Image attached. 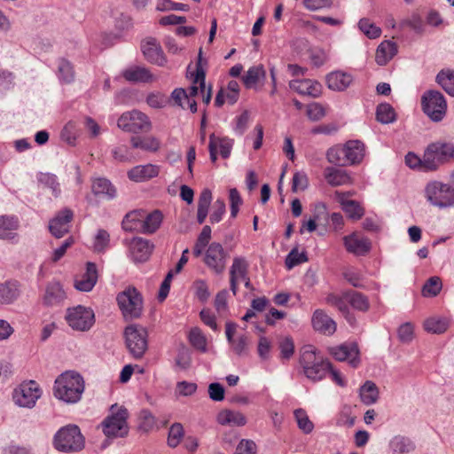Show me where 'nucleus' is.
<instances>
[{
  "label": "nucleus",
  "instance_id": "obj_1",
  "mask_svg": "<svg viewBox=\"0 0 454 454\" xmlns=\"http://www.w3.org/2000/svg\"><path fill=\"white\" fill-rule=\"evenodd\" d=\"M84 389L85 385L82 375L67 371L57 377L52 392L57 399L73 404L81 400Z\"/></svg>",
  "mask_w": 454,
  "mask_h": 454
},
{
  "label": "nucleus",
  "instance_id": "obj_2",
  "mask_svg": "<svg viewBox=\"0 0 454 454\" xmlns=\"http://www.w3.org/2000/svg\"><path fill=\"white\" fill-rule=\"evenodd\" d=\"M300 364L303 369L305 376L314 381L322 380L332 369V364L317 354V349L311 346H304L301 349Z\"/></svg>",
  "mask_w": 454,
  "mask_h": 454
},
{
  "label": "nucleus",
  "instance_id": "obj_3",
  "mask_svg": "<svg viewBox=\"0 0 454 454\" xmlns=\"http://www.w3.org/2000/svg\"><path fill=\"white\" fill-rule=\"evenodd\" d=\"M52 443L58 451L74 453L83 450L85 439L78 426L69 424L56 432Z\"/></svg>",
  "mask_w": 454,
  "mask_h": 454
},
{
  "label": "nucleus",
  "instance_id": "obj_4",
  "mask_svg": "<svg viewBox=\"0 0 454 454\" xmlns=\"http://www.w3.org/2000/svg\"><path fill=\"white\" fill-rule=\"evenodd\" d=\"M129 411L123 406L113 404L110 414L101 423L102 431L107 438L125 437L129 434L127 419Z\"/></svg>",
  "mask_w": 454,
  "mask_h": 454
},
{
  "label": "nucleus",
  "instance_id": "obj_5",
  "mask_svg": "<svg viewBox=\"0 0 454 454\" xmlns=\"http://www.w3.org/2000/svg\"><path fill=\"white\" fill-rule=\"evenodd\" d=\"M450 160H454L453 143H431L424 152L426 171L436 170L440 165Z\"/></svg>",
  "mask_w": 454,
  "mask_h": 454
},
{
  "label": "nucleus",
  "instance_id": "obj_6",
  "mask_svg": "<svg viewBox=\"0 0 454 454\" xmlns=\"http://www.w3.org/2000/svg\"><path fill=\"white\" fill-rule=\"evenodd\" d=\"M116 301L125 320H133L141 317L143 298L135 287L129 286L118 294Z\"/></svg>",
  "mask_w": 454,
  "mask_h": 454
},
{
  "label": "nucleus",
  "instance_id": "obj_7",
  "mask_svg": "<svg viewBox=\"0 0 454 454\" xmlns=\"http://www.w3.org/2000/svg\"><path fill=\"white\" fill-rule=\"evenodd\" d=\"M125 344L135 359H141L148 348V333L145 328L138 325H130L124 329Z\"/></svg>",
  "mask_w": 454,
  "mask_h": 454
},
{
  "label": "nucleus",
  "instance_id": "obj_8",
  "mask_svg": "<svg viewBox=\"0 0 454 454\" xmlns=\"http://www.w3.org/2000/svg\"><path fill=\"white\" fill-rule=\"evenodd\" d=\"M427 200L434 207L446 208L454 207V188L439 181L427 184L425 189Z\"/></svg>",
  "mask_w": 454,
  "mask_h": 454
},
{
  "label": "nucleus",
  "instance_id": "obj_9",
  "mask_svg": "<svg viewBox=\"0 0 454 454\" xmlns=\"http://www.w3.org/2000/svg\"><path fill=\"white\" fill-rule=\"evenodd\" d=\"M421 106L423 112L433 121H440L446 114L447 102L442 92L429 90L425 91L421 97Z\"/></svg>",
  "mask_w": 454,
  "mask_h": 454
},
{
  "label": "nucleus",
  "instance_id": "obj_10",
  "mask_svg": "<svg viewBox=\"0 0 454 454\" xmlns=\"http://www.w3.org/2000/svg\"><path fill=\"white\" fill-rule=\"evenodd\" d=\"M66 320L73 330L86 332L93 326L95 314L90 308L78 305L67 309Z\"/></svg>",
  "mask_w": 454,
  "mask_h": 454
},
{
  "label": "nucleus",
  "instance_id": "obj_11",
  "mask_svg": "<svg viewBox=\"0 0 454 454\" xmlns=\"http://www.w3.org/2000/svg\"><path fill=\"white\" fill-rule=\"evenodd\" d=\"M117 125L121 129L131 133L148 131L151 128L149 118L137 110L123 113L118 119Z\"/></svg>",
  "mask_w": 454,
  "mask_h": 454
},
{
  "label": "nucleus",
  "instance_id": "obj_12",
  "mask_svg": "<svg viewBox=\"0 0 454 454\" xmlns=\"http://www.w3.org/2000/svg\"><path fill=\"white\" fill-rule=\"evenodd\" d=\"M42 390L38 384L31 380L24 382L14 389L12 398L14 403L23 408H33L36 401L41 397Z\"/></svg>",
  "mask_w": 454,
  "mask_h": 454
},
{
  "label": "nucleus",
  "instance_id": "obj_13",
  "mask_svg": "<svg viewBox=\"0 0 454 454\" xmlns=\"http://www.w3.org/2000/svg\"><path fill=\"white\" fill-rule=\"evenodd\" d=\"M227 253L220 243H211L204 256L205 264L215 274H222L226 267Z\"/></svg>",
  "mask_w": 454,
  "mask_h": 454
},
{
  "label": "nucleus",
  "instance_id": "obj_14",
  "mask_svg": "<svg viewBox=\"0 0 454 454\" xmlns=\"http://www.w3.org/2000/svg\"><path fill=\"white\" fill-rule=\"evenodd\" d=\"M331 355L338 361H347L350 366L356 368L360 364L359 348L356 343H343L330 348Z\"/></svg>",
  "mask_w": 454,
  "mask_h": 454
},
{
  "label": "nucleus",
  "instance_id": "obj_15",
  "mask_svg": "<svg viewBox=\"0 0 454 454\" xmlns=\"http://www.w3.org/2000/svg\"><path fill=\"white\" fill-rule=\"evenodd\" d=\"M153 244L140 237L133 238L129 244V256L135 262L147 261L153 252Z\"/></svg>",
  "mask_w": 454,
  "mask_h": 454
},
{
  "label": "nucleus",
  "instance_id": "obj_16",
  "mask_svg": "<svg viewBox=\"0 0 454 454\" xmlns=\"http://www.w3.org/2000/svg\"><path fill=\"white\" fill-rule=\"evenodd\" d=\"M141 50L145 59L151 64L164 67L167 63V58L161 49V46L154 38H148L141 44Z\"/></svg>",
  "mask_w": 454,
  "mask_h": 454
},
{
  "label": "nucleus",
  "instance_id": "obj_17",
  "mask_svg": "<svg viewBox=\"0 0 454 454\" xmlns=\"http://www.w3.org/2000/svg\"><path fill=\"white\" fill-rule=\"evenodd\" d=\"M73 219V212L65 208L61 210L51 222L49 229L51 233L59 239L69 231V223Z\"/></svg>",
  "mask_w": 454,
  "mask_h": 454
},
{
  "label": "nucleus",
  "instance_id": "obj_18",
  "mask_svg": "<svg viewBox=\"0 0 454 454\" xmlns=\"http://www.w3.org/2000/svg\"><path fill=\"white\" fill-rule=\"evenodd\" d=\"M21 294V285L17 280L0 283V305L13 304Z\"/></svg>",
  "mask_w": 454,
  "mask_h": 454
},
{
  "label": "nucleus",
  "instance_id": "obj_19",
  "mask_svg": "<svg viewBox=\"0 0 454 454\" xmlns=\"http://www.w3.org/2000/svg\"><path fill=\"white\" fill-rule=\"evenodd\" d=\"M248 267L249 264L244 257L237 256L233 258L232 265L230 269V286L234 295H236L238 290V278H247Z\"/></svg>",
  "mask_w": 454,
  "mask_h": 454
},
{
  "label": "nucleus",
  "instance_id": "obj_20",
  "mask_svg": "<svg viewBox=\"0 0 454 454\" xmlns=\"http://www.w3.org/2000/svg\"><path fill=\"white\" fill-rule=\"evenodd\" d=\"M98 269L94 262L86 263V271L81 278L74 280V287L81 292H90L95 286L98 281Z\"/></svg>",
  "mask_w": 454,
  "mask_h": 454
},
{
  "label": "nucleus",
  "instance_id": "obj_21",
  "mask_svg": "<svg viewBox=\"0 0 454 454\" xmlns=\"http://www.w3.org/2000/svg\"><path fill=\"white\" fill-rule=\"evenodd\" d=\"M289 87L301 95H308L312 98H318L321 94V84L313 80H293L289 82Z\"/></svg>",
  "mask_w": 454,
  "mask_h": 454
},
{
  "label": "nucleus",
  "instance_id": "obj_22",
  "mask_svg": "<svg viewBox=\"0 0 454 454\" xmlns=\"http://www.w3.org/2000/svg\"><path fill=\"white\" fill-rule=\"evenodd\" d=\"M313 328L325 335H332L336 331L335 322L324 310L317 309L312 317Z\"/></svg>",
  "mask_w": 454,
  "mask_h": 454
},
{
  "label": "nucleus",
  "instance_id": "obj_23",
  "mask_svg": "<svg viewBox=\"0 0 454 454\" xmlns=\"http://www.w3.org/2000/svg\"><path fill=\"white\" fill-rule=\"evenodd\" d=\"M346 165L359 163L364 155V145L359 140H349L344 145Z\"/></svg>",
  "mask_w": 454,
  "mask_h": 454
},
{
  "label": "nucleus",
  "instance_id": "obj_24",
  "mask_svg": "<svg viewBox=\"0 0 454 454\" xmlns=\"http://www.w3.org/2000/svg\"><path fill=\"white\" fill-rule=\"evenodd\" d=\"M352 81L351 74L341 71L332 72L326 75L327 87L335 91L345 90L351 84Z\"/></svg>",
  "mask_w": 454,
  "mask_h": 454
},
{
  "label": "nucleus",
  "instance_id": "obj_25",
  "mask_svg": "<svg viewBox=\"0 0 454 454\" xmlns=\"http://www.w3.org/2000/svg\"><path fill=\"white\" fill-rule=\"evenodd\" d=\"M344 245L349 253L356 255H364L372 247L371 241L367 238L358 239L355 235L346 236Z\"/></svg>",
  "mask_w": 454,
  "mask_h": 454
},
{
  "label": "nucleus",
  "instance_id": "obj_26",
  "mask_svg": "<svg viewBox=\"0 0 454 454\" xmlns=\"http://www.w3.org/2000/svg\"><path fill=\"white\" fill-rule=\"evenodd\" d=\"M91 191L94 195L113 200L116 197L117 192L113 184L106 178L98 177L93 180Z\"/></svg>",
  "mask_w": 454,
  "mask_h": 454
},
{
  "label": "nucleus",
  "instance_id": "obj_27",
  "mask_svg": "<svg viewBox=\"0 0 454 454\" xmlns=\"http://www.w3.org/2000/svg\"><path fill=\"white\" fill-rule=\"evenodd\" d=\"M122 76L126 81L131 82H151L154 80L148 68L139 66L125 69L122 72Z\"/></svg>",
  "mask_w": 454,
  "mask_h": 454
},
{
  "label": "nucleus",
  "instance_id": "obj_28",
  "mask_svg": "<svg viewBox=\"0 0 454 454\" xmlns=\"http://www.w3.org/2000/svg\"><path fill=\"white\" fill-rule=\"evenodd\" d=\"M144 210H133L125 215L121 222L123 231L129 232H142Z\"/></svg>",
  "mask_w": 454,
  "mask_h": 454
},
{
  "label": "nucleus",
  "instance_id": "obj_29",
  "mask_svg": "<svg viewBox=\"0 0 454 454\" xmlns=\"http://www.w3.org/2000/svg\"><path fill=\"white\" fill-rule=\"evenodd\" d=\"M397 53L396 43L392 41H383L377 48L375 61L380 66L387 65Z\"/></svg>",
  "mask_w": 454,
  "mask_h": 454
},
{
  "label": "nucleus",
  "instance_id": "obj_30",
  "mask_svg": "<svg viewBox=\"0 0 454 454\" xmlns=\"http://www.w3.org/2000/svg\"><path fill=\"white\" fill-rule=\"evenodd\" d=\"M324 176L331 186H340L350 183L349 174L341 168L327 167L325 168Z\"/></svg>",
  "mask_w": 454,
  "mask_h": 454
},
{
  "label": "nucleus",
  "instance_id": "obj_31",
  "mask_svg": "<svg viewBox=\"0 0 454 454\" xmlns=\"http://www.w3.org/2000/svg\"><path fill=\"white\" fill-rule=\"evenodd\" d=\"M20 222L17 216H0V239L11 240L17 237L15 231L18 230Z\"/></svg>",
  "mask_w": 454,
  "mask_h": 454
},
{
  "label": "nucleus",
  "instance_id": "obj_32",
  "mask_svg": "<svg viewBox=\"0 0 454 454\" xmlns=\"http://www.w3.org/2000/svg\"><path fill=\"white\" fill-rule=\"evenodd\" d=\"M159 168L155 165L147 164L134 167L128 172V176L135 182H143L145 180L157 176Z\"/></svg>",
  "mask_w": 454,
  "mask_h": 454
},
{
  "label": "nucleus",
  "instance_id": "obj_33",
  "mask_svg": "<svg viewBox=\"0 0 454 454\" xmlns=\"http://www.w3.org/2000/svg\"><path fill=\"white\" fill-rule=\"evenodd\" d=\"M65 299V292L59 282L49 283L46 286L43 302L47 306L60 303Z\"/></svg>",
  "mask_w": 454,
  "mask_h": 454
},
{
  "label": "nucleus",
  "instance_id": "obj_34",
  "mask_svg": "<svg viewBox=\"0 0 454 454\" xmlns=\"http://www.w3.org/2000/svg\"><path fill=\"white\" fill-rule=\"evenodd\" d=\"M266 77V71L262 65L251 67L242 76V81L247 89L254 88L261 80Z\"/></svg>",
  "mask_w": 454,
  "mask_h": 454
},
{
  "label": "nucleus",
  "instance_id": "obj_35",
  "mask_svg": "<svg viewBox=\"0 0 454 454\" xmlns=\"http://www.w3.org/2000/svg\"><path fill=\"white\" fill-rule=\"evenodd\" d=\"M344 297L350 306L359 311L366 312L370 308V302L366 295L356 291H348L344 294Z\"/></svg>",
  "mask_w": 454,
  "mask_h": 454
},
{
  "label": "nucleus",
  "instance_id": "obj_36",
  "mask_svg": "<svg viewBox=\"0 0 454 454\" xmlns=\"http://www.w3.org/2000/svg\"><path fill=\"white\" fill-rule=\"evenodd\" d=\"M163 215L160 210H154L150 214L145 212V218H143L142 233L153 234L160 226Z\"/></svg>",
  "mask_w": 454,
  "mask_h": 454
},
{
  "label": "nucleus",
  "instance_id": "obj_37",
  "mask_svg": "<svg viewBox=\"0 0 454 454\" xmlns=\"http://www.w3.org/2000/svg\"><path fill=\"white\" fill-rule=\"evenodd\" d=\"M361 401L366 405L375 403L379 398V388L376 384L371 380L364 382L359 389Z\"/></svg>",
  "mask_w": 454,
  "mask_h": 454
},
{
  "label": "nucleus",
  "instance_id": "obj_38",
  "mask_svg": "<svg viewBox=\"0 0 454 454\" xmlns=\"http://www.w3.org/2000/svg\"><path fill=\"white\" fill-rule=\"evenodd\" d=\"M217 420L221 425H232L241 427L246 425L247 419L239 411H223L217 416Z\"/></svg>",
  "mask_w": 454,
  "mask_h": 454
},
{
  "label": "nucleus",
  "instance_id": "obj_39",
  "mask_svg": "<svg viewBox=\"0 0 454 454\" xmlns=\"http://www.w3.org/2000/svg\"><path fill=\"white\" fill-rule=\"evenodd\" d=\"M389 448L394 453L408 454L414 450L415 445L408 437L395 435L390 441Z\"/></svg>",
  "mask_w": 454,
  "mask_h": 454
},
{
  "label": "nucleus",
  "instance_id": "obj_40",
  "mask_svg": "<svg viewBox=\"0 0 454 454\" xmlns=\"http://www.w3.org/2000/svg\"><path fill=\"white\" fill-rule=\"evenodd\" d=\"M110 234L106 230L98 229L93 238L92 250L97 254H104L110 246Z\"/></svg>",
  "mask_w": 454,
  "mask_h": 454
},
{
  "label": "nucleus",
  "instance_id": "obj_41",
  "mask_svg": "<svg viewBox=\"0 0 454 454\" xmlns=\"http://www.w3.org/2000/svg\"><path fill=\"white\" fill-rule=\"evenodd\" d=\"M376 120L382 124H389L396 120V114L388 103H381L376 108Z\"/></svg>",
  "mask_w": 454,
  "mask_h": 454
},
{
  "label": "nucleus",
  "instance_id": "obj_42",
  "mask_svg": "<svg viewBox=\"0 0 454 454\" xmlns=\"http://www.w3.org/2000/svg\"><path fill=\"white\" fill-rule=\"evenodd\" d=\"M188 340L195 349L202 353H206L207 351V338L199 327H193L190 330Z\"/></svg>",
  "mask_w": 454,
  "mask_h": 454
},
{
  "label": "nucleus",
  "instance_id": "obj_43",
  "mask_svg": "<svg viewBox=\"0 0 454 454\" xmlns=\"http://www.w3.org/2000/svg\"><path fill=\"white\" fill-rule=\"evenodd\" d=\"M436 82L451 97H454V71L442 70L435 78Z\"/></svg>",
  "mask_w": 454,
  "mask_h": 454
},
{
  "label": "nucleus",
  "instance_id": "obj_44",
  "mask_svg": "<svg viewBox=\"0 0 454 454\" xmlns=\"http://www.w3.org/2000/svg\"><path fill=\"white\" fill-rule=\"evenodd\" d=\"M184 437V427L181 423L172 424L168 429L167 444L169 448H176Z\"/></svg>",
  "mask_w": 454,
  "mask_h": 454
},
{
  "label": "nucleus",
  "instance_id": "obj_45",
  "mask_svg": "<svg viewBox=\"0 0 454 454\" xmlns=\"http://www.w3.org/2000/svg\"><path fill=\"white\" fill-rule=\"evenodd\" d=\"M131 144L134 148H139L144 151L156 152L160 148V142L153 137L131 138Z\"/></svg>",
  "mask_w": 454,
  "mask_h": 454
},
{
  "label": "nucleus",
  "instance_id": "obj_46",
  "mask_svg": "<svg viewBox=\"0 0 454 454\" xmlns=\"http://www.w3.org/2000/svg\"><path fill=\"white\" fill-rule=\"evenodd\" d=\"M341 206H342L343 211L347 214L348 217L352 220H358L364 214V209L356 200H342Z\"/></svg>",
  "mask_w": 454,
  "mask_h": 454
},
{
  "label": "nucleus",
  "instance_id": "obj_47",
  "mask_svg": "<svg viewBox=\"0 0 454 454\" xmlns=\"http://www.w3.org/2000/svg\"><path fill=\"white\" fill-rule=\"evenodd\" d=\"M58 77L65 83H70L74 79V72L72 64L65 59H61L58 63Z\"/></svg>",
  "mask_w": 454,
  "mask_h": 454
},
{
  "label": "nucleus",
  "instance_id": "obj_48",
  "mask_svg": "<svg viewBox=\"0 0 454 454\" xmlns=\"http://www.w3.org/2000/svg\"><path fill=\"white\" fill-rule=\"evenodd\" d=\"M326 159L328 162L334 164L336 166H347L344 155V146L340 145H336L330 147L326 151Z\"/></svg>",
  "mask_w": 454,
  "mask_h": 454
},
{
  "label": "nucleus",
  "instance_id": "obj_49",
  "mask_svg": "<svg viewBox=\"0 0 454 454\" xmlns=\"http://www.w3.org/2000/svg\"><path fill=\"white\" fill-rule=\"evenodd\" d=\"M424 328L427 332L440 334L448 328V321L444 318L431 317L424 322Z\"/></svg>",
  "mask_w": 454,
  "mask_h": 454
},
{
  "label": "nucleus",
  "instance_id": "obj_50",
  "mask_svg": "<svg viewBox=\"0 0 454 454\" xmlns=\"http://www.w3.org/2000/svg\"><path fill=\"white\" fill-rule=\"evenodd\" d=\"M358 27L370 39H376L381 35L380 27L372 23L367 18L359 20Z\"/></svg>",
  "mask_w": 454,
  "mask_h": 454
},
{
  "label": "nucleus",
  "instance_id": "obj_51",
  "mask_svg": "<svg viewBox=\"0 0 454 454\" xmlns=\"http://www.w3.org/2000/svg\"><path fill=\"white\" fill-rule=\"evenodd\" d=\"M442 284L439 277H431L427 280L422 288V294L425 297L436 296L442 290Z\"/></svg>",
  "mask_w": 454,
  "mask_h": 454
},
{
  "label": "nucleus",
  "instance_id": "obj_52",
  "mask_svg": "<svg viewBox=\"0 0 454 454\" xmlns=\"http://www.w3.org/2000/svg\"><path fill=\"white\" fill-rule=\"evenodd\" d=\"M307 261L308 256L306 252L299 253L298 248L294 247L286 255L285 263L286 268L290 270L295 267L296 265H299Z\"/></svg>",
  "mask_w": 454,
  "mask_h": 454
},
{
  "label": "nucleus",
  "instance_id": "obj_53",
  "mask_svg": "<svg viewBox=\"0 0 454 454\" xmlns=\"http://www.w3.org/2000/svg\"><path fill=\"white\" fill-rule=\"evenodd\" d=\"M175 364L182 370H187L192 364L191 352L187 347L182 345L178 350L175 359Z\"/></svg>",
  "mask_w": 454,
  "mask_h": 454
},
{
  "label": "nucleus",
  "instance_id": "obj_54",
  "mask_svg": "<svg viewBox=\"0 0 454 454\" xmlns=\"http://www.w3.org/2000/svg\"><path fill=\"white\" fill-rule=\"evenodd\" d=\"M38 181L50 188L55 197H58L60 193L59 184L58 182L57 176L53 174L50 173H41Z\"/></svg>",
  "mask_w": 454,
  "mask_h": 454
},
{
  "label": "nucleus",
  "instance_id": "obj_55",
  "mask_svg": "<svg viewBox=\"0 0 454 454\" xmlns=\"http://www.w3.org/2000/svg\"><path fill=\"white\" fill-rule=\"evenodd\" d=\"M139 425L138 428L139 430L143 432H149L151 431L156 423L155 417L152 414V412L149 410H142L139 414Z\"/></svg>",
  "mask_w": 454,
  "mask_h": 454
},
{
  "label": "nucleus",
  "instance_id": "obj_56",
  "mask_svg": "<svg viewBox=\"0 0 454 454\" xmlns=\"http://www.w3.org/2000/svg\"><path fill=\"white\" fill-rule=\"evenodd\" d=\"M294 417L296 419L298 427L305 434H309L314 428L313 423L309 420L307 413L302 409H297L294 411Z\"/></svg>",
  "mask_w": 454,
  "mask_h": 454
},
{
  "label": "nucleus",
  "instance_id": "obj_57",
  "mask_svg": "<svg viewBox=\"0 0 454 454\" xmlns=\"http://www.w3.org/2000/svg\"><path fill=\"white\" fill-rule=\"evenodd\" d=\"M233 352L239 356H243L247 354L248 338L247 335H239L230 342Z\"/></svg>",
  "mask_w": 454,
  "mask_h": 454
},
{
  "label": "nucleus",
  "instance_id": "obj_58",
  "mask_svg": "<svg viewBox=\"0 0 454 454\" xmlns=\"http://www.w3.org/2000/svg\"><path fill=\"white\" fill-rule=\"evenodd\" d=\"M77 137V130L75 124L72 121L67 123L60 133V137L63 141L70 145H74Z\"/></svg>",
  "mask_w": 454,
  "mask_h": 454
},
{
  "label": "nucleus",
  "instance_id": "obj_59",
  "mask_svg": "<svg viewBox=\"0 0 454 454\" xmlns=\"http://www.w3.org/2000/svg\"><path fill=\"white\" fill-rule=\"evenodd\" d=\"M203 59H202V50L200 49L199 56H198V61L196 64V74L195 77L193 79V83H199L201 90H203L206 88V72L202 67Z\"/></svg>",
  "mask_w": 454,
  "mask_h": 454
},
{
  "label": "nucleus",
  "instance_id": "obj_60",
  "mask_svg": "<svg viewBox=\"0 0 454 454\" xmlns=\"http://www.w3.org/2000/svg\"><path fill=\"white\" fill-rule=\"evenodd\" d=\"M226 207L223 200L217 199L213 206L212 212L210 214L209 221L211 223H219L223 215L225 214Z\"/></svg>",
  "mask_w": 454,
  "mask_h": 454
},
{
  "label": "nucleus",
  "instance_id": "obj_61",
  "mask_svg": "<svg viewBox=\"0 0 454 454\" xmlns=\"http://www.w3.org/2000/svg\"><path fill=\"white\" fill-rule=\"evenodd\" d=\"M231 204V217L235 218L239 213V206L242 204V199L236 188H231L229 194Z\"/></svg>",
  "mask_w": 454,
  "mask_h": 454
},
{
  "label": "nucleus",
  "instance_id": "obj_62",
  "mask_svg": "<svg viewBox=\"0 0 454 454\" xmlns=\"http://www.w3.org/2000/svg\"><path fill=\"white\" fill-rule=\"evenodd\" d=\"M233 146V139L228 137H216V148L219 147L220 154L223 159L230 157Z\"/></svg>",
  "mask_w": 454,
  "mask_h": 454
},
{
  "label": "nucleus",
  "instance_id": "obj_63",
  "mask_svg": "<svg viewBox=\"0 0 454 454\" xmlns=\"http://www.w3.org/2000/svg\"><path fill=\"white\" fill-rule=\"evenodd\" d=\"M280 356L283 359H289L294 352V344L290 337H286L279 342Z\"/></svg>",
  "mask_w": 454,
  "mask_h": 454
},
{
  "label": "nucleus",
  "instance_id": "obj_64",
  "mask_svg": "<svg viewBox=\"0 0 454 454\" xmlns=\"http://www.w3.org/2000/svg\"><path fill=\"white\" fill-rule=\"evenodd\" d=\"M256 445L251 440H241L238 444L234 454H255Z\"/></svg>",
  "mask_w": 454,
  "mask_h": 454
}]
</instances>
